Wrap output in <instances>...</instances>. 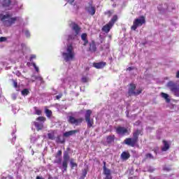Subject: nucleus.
Here are the masks:
<instances>
[{"label":"nucleus","instance_id":"32","mask_svg":"<svg viewBox=\"0 0 179 179\" xmlns=\"http://www.w3.org/2000/svg\"><path fill=\"white\" fill-rule=\"evenodd\" d=\"M117 19H118V17H117V15H114L113 17V18L111 19V20L109 22V23H110V24L114 26V23H115V22H117Z\"/></svg>","mask_w":179,"mask_h":179},{"label":"nucleus","instance_id":"3","mask_svg":"<svg viewBox=\"0 0 179 179\" xmlns=\"http://www.w3.org/2000/svg\"><path fill=\"white\" fill-rule=\"evenodd\" d=\"M69 27L71 29L72 33L69 35L68 40H78L79 34H80L82 31V29L79 27V25L75 22H71L69 24Z\"/></svg>","mask_w":179,"mask_h":179},{"label":"nucleus","instance_id":"42","mask_svg":"<svg viewBox=\"0 0 179 179\" xmlns=\"http://www.w3.org/2000/svg\"><path fill=\"white\" fill-rule=\"evenodd\" d=\"M36 55H31L30 61H33V59H36Z\"/></svg>","mask_w":179,"mask_h":179},{"label":"nucleus","instance_id":"6","mask_svg":"<svg viewBox=\"0 0 179 179\" xmlns=\"http://www.w3.org/2000/svg\"><path fill=\"white\" fill-rule=\"evenodd\" d=\"M167 86L176 97H179V85L174 83L173 81H169Z\"/></svg>","mask_w":179,"mask_h":179},{"label":"nucleus","instance_id":"7","mask_svg":"<svg viewBox=\"0 0 179 179\" xmlns=\"http://www.w3.org/2000/svg\"><path fill=\"white\" fill-rule=\"evenodd\" d=\"M63 159L62 166H59V169H61L62 173H65L68 169V162H69V155L66 152L64 153Z\"/></svg>","mask_w":179,"mask_h":179},{"label":"nucleus","instance_id":"55","mask_svg":"<svg viewBox=\"0 0 179 179\" xmlns=\"http://www.w3.org/2000/svg\"><path fill=\"white\" fill-rule=\"evenodd\" d=\"M36 114H38V115H40V114H41V111L38 110V111L36 112Z\"/></svg>","mask_w":179,"mask_h":179},{"label":"nucleus","instance_id":"1","mask_svg":"<svg viewBox=\"0 0 179 179\" xmlns=\"http://www.w3.org/2000/svg\"><path fill=\"white\" fill-rule=\"evenodd\" d=\"M0 20L5 27H11L15 23H22L23 19L20 17L13 16V13L6 12L5 14L0 13Z\"/></svg>","mask_w":179,"mask_h":179},{"label":"nucleus","instance_id":"21","mask_svg":"<svg viewBox=\"0 0 179 179\" xmlns=\"http://www.w3.org/2000/svg\"><path fill=\"white\" fill-rule=\"evenodd\" d=\"M81 40L83 41V44L84 45H86L87 43H89V41L87 40V34H82L81 35Z\"/></svg>","mask_w":179,"mask_h":179},{"label":"nucleus","instance_id":"33","mask_svg":"<svg viewBox=\"0 0 179 179\" xmlns=\"http://www.w3.org/2000/svg\"><path fill=\"white\" fill-rule=\"evenodd\" d=\"M45 113L48 118L52 115V111L50 110L49 109H45Z\"/></svg>","mask_w":179,"mask_h":179},{"label":"nucleus","instance_id":"9","mask_svg":"<svg viewBox=\"0 0 179 179\" xmlns=\"http://www.w3.org/2000/svg\"><path fill=\"white\" fill-rule=\"evenodd\" d=\"M116 133L120 136H124V135H129V130L127 127L119 126L115 128Z\"/></svg>","mask_w":179,"mask_h":179},{"label":"nucleus","instance_id":"39","mask_svg":"<svg viewBox=\"0 0 179 179\" xmlns=\"http://www.w3.org/2000/svg\"><path fill=\"white\" fill-rule=\"evenodd\" d=\"M88 80L89 79L87 77L82 78V82H83L84 83H86V82H87Z\"/></svg>","mask_w":179,"mask_h":179},{"label":"nucleus","instance_id":"19","mask_svg":"<svg viewBox=\"0 0 179 179\" xmlns=\"http://www.w3.org/2000/svg\"><path fill=\"white\" fill-rule=\"evenodd\" d=\"M163 145L164 146L162 148V152H167V150L170 149V144L169 143V142L164 141Z\"/></svg>","mask_w":179,"mask_h":179},{"label":"nucleus","instance_id":"4","mask_svg":"<svg viewBox=\"0 0 179 179\" xmlns=\"http://www.w3.org/2000/svg\"><path fill=\"white\" fill-rule=\"evenodd\" d=\"M13 47H15V51H17V52H19L20 54H24L27 51H29V50H30V48H29L26 44L24 43H15L13 45Z\"/></svg>","mask_w":179,"mask_h":179},{"label":"nucleus","instance_id":"60","mask_svg":"<svg viewBox=\"0 0 179 179\" xmlns=\"http://www.w3.org/2000/svg\"><path fill=\"white\" fill-rule=\"evenodd\" d=\"M158 9H159V10H160V8H158Z\"/></svg>","mask_w":179,"mask_h":179},{"label":"nucleus","instance_id":"37","mask_svg":"<svg viewBox=\"0 0 179 179\" xmlns=\"http://www.w3.org/2000/svg\"><path fill=\"white\" fill-rule=\"evenodd\" d=\"M87 174V171H86V169H84L83 171V177L80 179H85V177H86Z\"/></svg>","mask_w":179,"mask_h":179},{"label":"nucleus","instance_id":"23","mask_svg":"<svg viewBox=\"0 0 179 179\" xmlns=\"http://www.w3.org/2000/svg\"><path fill=\"white\" fill-rule=\"evenodd\" d=\"M30 139L31 143H36V142L38 141V139H40V136L34 134L33 136H31Z\"/></svg>","mask_w":179,"mask_h":179},{"label":"nucleus","instance_id":"14","mask_svg":"<svg viewBox=\"0 0 179 179\" xmlns=\"http://www.w3.org/2000/svg\"><path fill=\"white\" fill-rule=\"evenodd\" d=\"M129 157H131V155L129 154V152L128 151H124V152H122V154L120 155V159L122 160H128V159H129Z\"/></svg>","mask_w":179,"mask_h":179},{"label":"nucleus","instance_id":"18","mask_svg":"<svg viewBox=\"0 0 179 179\" xmlns=\"http://www.w3.org/2000/svg\"><path fill=\"white\" fill-rule=\"evenodd\" d=\"M87 10L90 15H92V16H93V15H94V13H96V8H94V6H92V4H90L89 6V7L87 8Z\"/></svg>","mask_w":179,"mask_h":179},{"label":"nucleus","instance_id":"51","mask_svg":"<svg viewBox=\"0 0 179 179\" xmlns=\"http://www.w3.org/2000/svg\"><path fill=\"white\" fill-rule=\"evenodd\" d=\"M66 1H67L69 3H73V2L75 1V0H66Z\"/></svg>","mask_w":179,"mask_h":179},{"label":"nucleus","instance_id":"47","mask_svg":"<svg viewBox=\"0 0 179 179\" xmlns=\"http://www.w3.org/2000/svg\"><path fill=\"white\" fill-rule=\"evenodd\" d=\"M17 97V95H16L15 94H12V99H13V100H16Z\"/></svg>","mask_w":179,"mask_h":179},{"label":"nucleus","instance_id":"15","mask_svg":"<svg viewBox=\"0 0 179 179\" xmlns=\"http://www.w3.org/2000/svg\"><path fill=\"white\" fill-rule=\"evenodd\" d=\"M0 3L3 8H10V0H0Z\"/></svg>","mask_w":179,"mask_h":179},{"label":"nucleus","instance_id":"36","mask_svg":"<svg viewBox=\"0 0 179 179\" xmlns=\"http://www.w3.org/2000/svg\"><path fill=\"white\" fill-rule=\"evenodd\" d=\"M23 6V4H20V6L17 5V2H15L14 4V8L17 9V10H19V9H22V7Z\"/></svg>","mask_w":179,"mask_h":179},{"label":"nucleus","instance_id":"26","mask_svg":"<svg viewBox=\"0 0 179 179\" xmlns=\"http://www.w3.org/2000/svg\"><path fill=\"white\" fill-rule=\"evenodd\" d=\"M48 139H50L51 141H54V139H55V131H52L50 133H48Z\"/></svg>","mask_w":179,"mask_h":179},{"label":"nucleus","instance_id":"5","mask_svg":"<svg viewBox=\"0 0 179 179\" xmlns=\"http://www.w3.org/2000/svg\"><path fill=\"white\" fill-rule=\"evenodd\" d=\"M145 22H146V20H145V17L143 16L136 18V20H134L133 22L131 30H136L138 27H141V26H142V24H145Z\"/></svg>","mask_w":179,"mask_h":179},{"label":"nucleus","instance_id":"31","mask_svg":"<svg viewBox=\"0 0 179 179\" xmlns=\"http://www.w3.org/2000/svg\"><path fill=\"white\" fill-rule=\"evenodd\" d=\"M90 115H92V110H87L85 113V120H90Z\"/></svg>","mask_w":179,"mask_h":179},{"label":"nucleus","instance_id":"38","mask_svg":"<svg viewBox=\"0 0 179 179\" xmlns=\"http://www.w3.org/2000/svg\"><path fill=\"white\" fill-rule=\"evenodd\" d=\"M6 40H8V38L6 37H3V36L0 37V43L6 41Z\"/></svg>","mask_w":179,"mask_h":179},{"label":"nucleus","instance_id":"48","mask_svg":"<svg viewBox=\"0 0 179 179\" xmlns=\"http://www.w3.org/2000/svg\"><path fill=\"white\" fill-rule=\"evenodd\" d=\"M61 97H62V94H59V95L56 96L55 98L57 99V100H59V99H61Z\"/></svg>","mask_w":179,"mask_h":179},{"label":"nucleus","instance_id":"41","mask_svg":"<svg viewBox=\"0 0 179 179\" xmlns=\"http://www.w3.org/2000/svg\"><path fill=\"white\" fill-rule=\"evenodd\" d=\"M13 87L15 89H17V82H16V80H13Z\"/></svg>","mask_w":179,"mask_h":179},{"label":"nucleus","instance_id":"11","mask_svg":"<svg viewBox=\"0 0 179 179\" xmlns=\"http://www.w3.org/2000/svg\"><path fill=\"white\" fill-rule=\"evenodd\" d=\"M68 121L70 122V124H72L73 125H80L82 124L83 119L82 117L76 119L73 117V116H69Z\"/></svg>","mask_w":179,"mask_h":179},{"label":"nucleus","instance_id":"50","mask_svg":"<svg viewBox=\"0 0 179 179\" xmlns=\"http://www.w3.org/2000/svg\"><path fill=\"white\" fill-rule=\"evenodd\" d=\"M37 80H40V82H43V78L38 76L36 78Z\"/></svg>","mask_w":179,"mask_h":179},{"label":"nucleus","instance_id":"17","mask_svg":"<svg viewBox=\"0 0 179 179\" xmlns=\"http://www.w3.org/2000/svg\"><path fill=\"white\" fill-rule=\"evenodd\" d=\"M93 66L96 68V69H101L106 66V62H100L99 63H94Z\"/></svg>","mask_w":179,"mask_h":179},{"label":"nucleus","instance_id":"59","mask_svg":"<svg viewBox=\"0 0 179 179\" xmlns=\"http://www.w3.org/2000/svg\"><path fill=\"white\" fill-rule=\"evenodd\" d=\"M2 34V31L0 30V34Z\"/></svg>","mask_w":179,"mask_h":179},{"label":"nucleus","instance_id":"10","mask_svg":"<svg viewBox=\"0 0 179 179\" xmlns=\"http://www.w3.org/2000/svg\"><path fill=\"white\" fill-rule=\"evenodd\" d=\"M136 86L135 84H130V87L129 88V96H138V94H141L142 93V90L135 91Z\"/></svg>","mask_w":179,"mask_h":179},{"label":"nucleus","instance_id":"27","mask_svg":"<svg viewBox=\"0 0 179 179\" xmlns=\"http://www.w3.org/2000/svg\"><path fill=\"white\" fill-rule=\"evenodd\" d=\"M15 134H16V128L14 127L11 133V135L13 136V138L11 139V143L13 144L15 143V141H16V136H15Z\"/></svg>","mask_w":179,"mask_h":179},{"label":"nucleus","instance_id":"34","mask_svg":"<svg viewBox=\"0 0 179 179\" xmlns=\"http://www.w3.org/2000/svg\"><path fill=\"white\" fill-rule=\"evenodd\" d=\"M139 134H141V131L136 130L134 133V138L138 141V136H139Z\"/></svg>","mask_w":179,"mask_h":179},{"label":"nucleus","instance_id":"30","mask_svg":"<svg viewBox=\"0 0 179 179\" xmlns=\"http://www.w3.org/2000/svg\"><path fill=\"white\" fill-rule=\"evenodd\" d=\"M22 33L24 34L25 37L29 38L30 37V31L28 29H23Z\"/></svg>","mask_w":179,"mask_h":179},{"label":"nucleus","instance_id":"8","mask_svg":"<svg viewBox=\"0 0 179 179\" xmlns=\"http://www.w3.org/2000/svg\"><path fill=\"white\" fill-rule=\"evenodd\" d=\"M37 122H34V124L38 131H40L44 128V121H45V117H39L36 120Z\"/></svg>","mask_w":179,"mask_h":179},{"label":"nucleus","instance_id":"53","mask_svg":"<svg viewBox=\"0 0 179 179\" xmlns=\"http://www.w3.org/2000/svg\"><path fill=\"white\" fill-rule=\"evenodd\" d=\"M36 179H44L43 176H36Z\"/></svg>","mask_w":179,"mask_h":179},{"label":"nucleus","instance_id":"28","mask_svg":"<svg viewBox=\"0 0 179 179\" xmlns=\"http://www.w3.org/2000/svg\"><path fill=\"white\" fill-rule=\"evenodd\" d=\"M161 96H162V97H163V99H165L166 103H170V99H169V94H167L164 92H162Z\"/></svg>","mask_w":179,"mask_h":179},{"label":"nucleus","instance_id":"13","mask_svg":"<svg viewBox=\"0 0 179 179\" xmlns=\"http://www.w3.org/2000/svg\"><path fill=\"white\" fill-rule=\"evenodd\" d=\"M138 143V140L136 138H126L124 140V143L126 145H129V146H135L136 143Z\"/></svg>","mask_w":179,"mask_h":179},{"label":"nucleus","instance_id":"49","mask_svg":"<svg viewBox=\"0 0 179 179\" xmlns=\"http://www.w3.org/2000/svg\"><path fill=\"white\" fill-rule=\"evenodd\" d=\"M154 152H155V153L156 155H157V153H158V152H159V148L157 147L156 148H155Z\"/></svg>","mask_w":179,"mask_h":179},{"label":"nucleus","instance_id":"24","mask_svg":"<svg viewBox=\"0 0 179 179\" xmlns=\"http://www.w3.org/2000/svg\"><path fill=\"white\" fill-rule=\"evenodd\" d=\"M85 121L87 122V128H92V127H93L94 124L93 119H86Z\"/></svg>","mask_w":179,"mask_h":179},{"label":"nucleus","instance_id":"20","mask_svg":"<svg viewBox=\"0 0 179 179\" xmlns=\"http://www.w3.org/2000/svg\"><path fill=\"white\" fill-rule=\"evenodd\" d=\"M111 27H113V24H111L110 22L105 26L103 27L102 30L105 33H108L110 30H111Z\"/></svg>","mask_w":179,"mask_h":179},{"label":"nucleus","instance_id":"58","mask_svg":"<svg viewBox=\"0 0 179 179\" xmlns=\"http://www.w3.org/2000/svg\"><path fill=\"white\" fill-rule=\"evenodd\" d=\"M32 155H34V150H32Z\"/></svg>","mask_w":179,"mask_h":179},{"label":"nucleus","instance_id":"43","mask_svg":"<svg viewBox=\"0 0 179 179\" xmlns=\"http://www.w3.org/2000/svg\"><path fill=\"white\" fill-rule=\"evenodd\" d=\"M33 66L35 71H36V72H38V67L36 65V63H33Z\"/></svg>","mask_w":179,"mask_h":179},{"label":"nucleus","instance_id":"16","mask_svg":"<svg viewBox=\"0 0 179 179\" xmlns=\"http://www.w3.org/2000/svg\"><path fill=\"white\" fill-rule=\"evenodd\" d=\"M77 132H79V130H71V131L64 133L63 136L65 138H68L69 136H72V135H75V134H77Z\"/></svg>","mask_w":179,"mask_h":179},{"label":"nucleus","instance_id":"46","mask_svg":"<svg viewBox=\"0 0 179 179\" xmlns=\"http://www.w3.org/2000/svg\"><path fill=\"white\" fill-rule=\"evenodd\" d=\"M71 78H66L64 79V83H66V82H69V83H71Z\"/></svg>","mask_w":179,"mask_h":179},{"label":"nucleus","instance_id":"35","mask_svg":"<svg viewBox=\"0 0 179 179\" xmlns=\"http://www.w3.org/2000/svg\"><path fill=\"white\" fill-rule=\"evenodd\" d=\"M29 92L28 89H24L22 92L21 94H22V96H27V94H29Z\"/></svg>","mask_w":179,"mask_h":179},{"label":"nucleus","instance_id":"29","mask_svg":"<svg viewBox=\"0 0 179 179\" xmlns=\"http://www.w3.org/2000/svg\"><path fill=\"white\" fill-rule=\"evenodd\" d=\"M114 138H115V136L114 135L113 136H108L106 138V142L108 143H111L112 142H114Z\"/></svg>","mask_w":179,"mask_h":179},{"label":"nucleus","instance_id":"56","mask_svg":"<svg viewBox=\"0 0 179 179\" xmlns=\"http://www.w3.org/2000/svg\"><path fill=\"white\" fill-rule=\"evenodd\" d=\"M127 71H132V67H129V68L127 69Z\"/></svg>","mask_w":179,"mask_h":179},{"label":"nucleus","instance_id":"44","mask_svg":"<svg viewBox=\"0 0 179 179\" xmlns=\"http://www.w3.org/2000/svg\"><path fill=\"white\" fill-rule=\"evenodd\" d=\"M62 155V150H59L57 152V157H58V156L61 157Z\"/></svg>","mask_w":179,"mask_h":179},{"label":"nucleus","instance_id":"57","mask_svg":"<svg viewBox=\"0 0 179 179\" xmlns=\"http://www.w3.org/2000/svg\"><path fill=\"white\" fill-rule=\"evenodd\" d=\"M1 93H2V90L0 88V97H1Z\"/></svg>","mask_w":179,"mask_h":179},{"label":"nucleus","instance_id":"45","mask_svg":"<svg viewBox=\"0 0 179 179\" xmlns=\"http://www.w3.org/2000/svg\"><path fill=\"white\" fill-rule=\"evenodd\" d=\"M145 156L147 158L153 159V155H152V154H147Z\"/></svg>","mask_w":179,"mask_h":179},{"label":"nucleus","instance_id":"12","mask_svg":"<svg viewBox=\"0 0 179 179\" xmlns=\"http://www.w3.org/2000/svg\"><path fill=\"white\" fill-rule=\"evenodd\" d=\"M103 174L106 176L105 179H113L111 176V170L107 169L106 162H103Z\"/></svg>","mask_w":179,"mask_h":179},{"label":"nucleus","instance_id":"2","mask_svg":"<svg viewBox=\"0 0 179 179\" xmlns=\"http://www.w3.org/2000/svg\"><path fill=\"white\" fill-rule=\"evenodd\" d=\"M62 56L66 62H69L75 58V50L72 44L67 45V46L62 51Z\"/></svg>","mask_w":179,"mask_h":179},{"label":"nucleus","instance_id":"25","mask_svg":"<svg viewBox=\"0 0 179 179\" xmlns=\"http://www.w3.org/2000/svg\"><path fill=\"white\" fill-rule=\"evenodd\" d=\"M56 142L57 143H65V138L64 137V136H59L57 137L56 138Z\"/></svg>","mask_w":179,"mask_h":179},{"label":"nucleus","instance_id":"22","mask_svg":"<svg viewBox=\"0 0 179 179\" xmlns=\"http://www.w3.org/2000/svg\"><path fill=\"white\" fill-rule=\"evenodd\" d=\"M96 50H97V48L96 47V43H94V41H92L90 43V51H91V52H96Z\"/></svg>","mask_w":179,"mask_h":179},{"label":"nucleus","instance_id":"54","mask_svg":"<svg viewBox=\"0 0 179 179\" xmlns=\"http://www.w3.org/2000/svg\"><path fill=\"white\" fill-rule=\"evenodd\" d=\"M176 78H179V71L176 73Z\"/></svg>","mask_w":179,"mask_h":179},{"label":"nucleus","instance_id":"52","mask_svg":"<svg viewBox=\"0 0 179 179\" xmlns=\"http://www.w3.org/2000/svg\"><path fill=\"white\" fill-rule=\"evenodd\" d=\"M15 75H16L17 76H20V75H22V73H20V72H19V71H16V72H15Z\"/></svg>","mask_w":179,"mask_h":179},{"label":"nucleus","instance_id":"40","mask_svg":"<svg viewBox=\"0 0 179 179\" xmlns=\"http://www.w3.org/2000/svg\"><path fill=\"white\" fill-rule=\"evenodd\" d=\"M70 164H71L72 169H73V167H76V166H78L76 163L73 162L72 161L70 162Z\"/></svg>","mask_w":179,"mask_h":179},{"label":"nucleus","instance_id":"61","mask_svg":"<svg viewBox=\"0 0 179 179\" xmlns=\"http://www.w3.org/2000/svg\"><path fill=\"white\" fill-rule=\"evenodd\" d=\"M8 9H10V8H8Z\"/></svg>","mask_w":179,"mask_h":179}]
</instances>
